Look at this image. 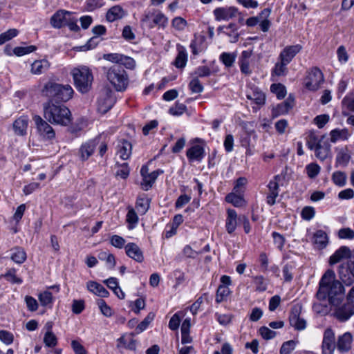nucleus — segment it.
Returning <instances> with one entry per match:
<instances>
[{
    "instance_id": "obj_1",
    "label": "nucleus",
    "mask_w": 354,
    "mask_h": 354,
    "mask_svg": "<svg viewBox=\"0 0 354 354\" xmlns=\"http://www.w3.org/2000/svg\"><path fill=\"white\" fill-rule=\"evenodd\" d=\"M319 300L328 299L330 304L338 306L345 297V290L343 285L335 279L333 270H328L322 277L319 283V289L317 292Z\"/></svg>"
},
{
    "instance_id": "obj_2",
    "label": "nucleus",
    "mask_w": 354,
    "mask_h": 354,
    "mask_svg": "<svg viewBox=\"0 0 354 354\" xmlns=\"http://www.w3.org/2000/svg\"><path fill=\"white\" fill-rule=\"evenodd\" d=\"M44 117L53 124L66 126L71 122L70 110L66 106L52 101L44 104Z\"/></svg>"
},
{
    "instance_id": "obj_3",
    "label": "nucleus",
    "mask_w": 354,
    "mask_h": 354,
    "mask_svg": "<svg viewBox=\"0 0 354 354\" xmlns=\"http://www.w3.org/2000/svg\"><path fill=\"white\" fill-rule=\"evenodd\" d=\"M41 93L49 98L48 101L67 102L72 98L74 91L69 84L48 82L44 86Z\"/></svg>"
},
{
    "instance_id": "obj_4",
    "label": "nucleus",
    "mask_w": 354,
    "mask_h": 354,
    "mask_svg": "<svg viewBox=\"0 0 354 354\" xmlns=\"http://www.w3.org/2000/svg\"><path fill=\"white\" fill-rule=\"evenodd\" d=\"M71 75L73 77L74 85L79 92L86 93L90 91L93 81V75L88 66L75 67L72 69Z\"/></svg>"
},
{
    "instance_id": "obj_5",
    "label": "nucleus",
    "mask_w": 354,
    "mask_h": 354,
    "mask_svg": "<svg viewBox=\"0 0 354 354\" xmlns=\"http://www.w3.org/2000/svg\"><path fill=\"white\" fill-rule=\"evenodd\" d=\"M104 69L107 80L117 91L126 90L129 84V77L122 66L115 64Z\"/></svg>"
},
{
    "instance_id": "obj_6",
    "label": "nucleus",
    "mask_w": 354,
    "mask_h": 354,
    "mask_svg": "<svg viewBox=\"0 0 354 354\" xmlns=\"http://www.w3.org/2000/svg\"><path fill=\"white\" fill-rule=\"evenodd\" d=\"M322 71L318 67H313L308 72L304 80V86L309 91H317L324 82Z\"/></svg>"
},
{
    "instance_id": "obj_7",
    "label": "nucleus",
    "mask_w": 354,
    "mask_h": 354,
    "mask_svg": "<svg viewBox=\"0 0 354 354\" xmlns=\"http://www.w3.org/2000/svg\"><path fill=\"white\" fill-rule=\"evenodd\" d=\"M338 274L340 279L346 285L350 286L354 281V250L346 263L339 266Z\"/></svg>"
},
{
    "instance_id": "obj_8",
    "label": "nucleus",
    "mask_w": 354,
    "mask_h": 354,
    "mask_svg": "<svg viewBox=\"0 0 354 354\" xmlns=\"http://www.w3.org/2000/svg\"><path fill=\"white\" fill-rule=\"evenodd\" d=\"M213 15L216 21H229L241 16V12L236 6H231L216 8L213 10Z\"/></svg>"
},
{
    "instance_id": "obj_9",
    "label": "nucleus",
    "mask_w": 354,
    "mask_h": 354,
    "mask_svg": "<svg viewBox=\"0 0 354 354\" xmlns=\"http://www.w3.org/2000/svg\"><path fill=\"white\" fill-rule=\"evenodd\" d=\"M33 121L36 125L38 133L45 140H52L55 137V132L53 127L39 115H35Z\"/></svg>"
},
{
    "instance_id": "obj_10",
    "label": "nucleus",
    "mask_w": 354,
    "mask_h": 354,
    "mask_svg": "<svg viewBox=\"0 0 354 354\" xmlns=\"http://www.w3.org/2000/svg\"><path fill=\"white\" fill-rule=\"evenodd\" d=\"M245 95L247 99L251 100L257 106V109L263 106L266 103L265 93L255 85H248Z\"/></svg>"
},
{
    "instance_id": "obj_11",
    "label": "nucleus",
    "mask_w": 354,
    "mask_h": 354,
    "mask_svg": "<svg viewBox=\"0 0 354 354\" xmlns=\"http://www.w3.org/2000/svg\"><path fill=\"white\" fill-rule=\"evenodd\" d=\"M115 102L112 91L109 89L103 91L97 100V110L101 113H106Z\"/></svg>"
},
{
    "instance_id": "obj_12",
    "label": "nucleus",
    "mask_w": 354,
    "mask_h": 354,
    "mask_svg": "<svg viewBox=\"0 0 354 354\" xmlns=\"http://www.w3.org/2000/svg\"><path fill=\"white\" fill-rule=\"evenodd\" d=\"M152 164V160H149L146 165H142L140 169V174L142 180L140 183L141 188L145 191L151 189L155 183V171L150 170L149 167Z\"/></svg>"
},
{
    "instance_id": "obj_13",
    "label": "nucleus",
    "mask_w": 354,
    "mask_h": 354,
    "mask_svg": "<svg viewBox=\"0 0 354 354\" xmlns=\"http://www.w3.org/2000/svg\"><path fill=\"white\" fill-rule=\"evenodd\" d=\"M279 176H275L273 179L270 180L267 185L268 192L266 193V203L269 206H273L277 203V198L279 194Z\"/></svg>"
},
{
    "instance_id": "obj_14",
    "label": "nucleus",
    "mask_w": 354,
    "mask_h": 354,
    "mask_svg": "<svg viewBox=\"0 0 354 354\" xmlns=\"http://www.w3.org/2000/svg\"><path fill=\"white\" fill-rule=\"evenodd\" d=\"M335 348V333L332 328H328L324 332L322 344V354H333Z\"/></svg>"
},
{
    "instance_id": "obj_15",
    "label": "nucleus",
    "mask_w": 354,
    "mask_h": 354,
    "mask_svg": "<svg viewBox=\"0 0 354 354\" xmlns=\"http://www.w3.org/2000/svg\"><path fill=\"white\" fill-rule=\"evenodd\" d=\"M300 313L301 307L295 306L291 308L289 316L290 326L297 330H304L306 327V322L300 317Z\"/></svg>"
},
{
    "instance_id": "obj_16",
    "label": "nucleus",
    "mask_w": 354,
    "mask_h": 354,
    "mask_svg": "<svg viewBox=\"0 0 354 354\" xmlns=\"http://www.w3.org/2000/svg\"><path fill=\"white\" fill-rule=\"evenodd\" d=\"M73 12L64 10L57 11L50 18V24L53 28H61L66 26L72 17Z\"/></svg>"
},
{
    "instance_id": "obj_17",
    "label": "nucleus",
    "mask_w": 354,
    "mask_h": 354,
    "mask_svg": "<svg viewBox=\"0 0 354 354\" xmlns=\"http://www.w3.org/2000/svg\"><path fill=\"white\" fill-rule=\"evenodd\" d=\"M303 47L300 44L286 46L279 53L278 60H283L287 64H290L294 57L299 53Z\"/></svg>"
},
{
    "instance_id": "obj_18",
    "label": "nucleus",
    "mask_w": 354,
    "mask_h": 354,
    "mask_svg": "<svg viewBox=\"0 0 354 354\" xmlns=\"http://www.w3.org/2000/svg\"><path fill=\"white\" fill-rule=\"evenodd\" d=\"M294 105L295 98L292 95H289L284 102L273 106L272 109V117L274 118L288 113V111L292 109Z\"/></svg>"
},
{
    "instance_id": "obj_19",
    "label": "nucleus",
    "mask_w": 354,
    "mask_h": 354,
    "mask_svg": "<svg viewBox=\"0 0 354 354\" xmlns=\"http://www.w3.org/2000/svg\"><path fill=\"white\" fill-rule=\"evenodd\" d=\"M98 141L96 139L83 143L79 149L78 156L80 160L85 161L94 153Z\"/></svg>"
},
{
    "instance_id": "obj_20",
    "label": "nucleus",
    "mask_w": 354,
    "mask_h": 354,
    "mask_svg": "<svg viewBox=\"0 0 354 354\" xmlns=\"http://www.w3.org/2000/svg\"><path fill=\"white\" fill-rule=\"evenodd\" d=\"M335 317L340 322L347 321L354 314V306L346 302L341 306H336Z\"/></svg>"
},
{
    "instance_id": "obj_21",
    "label": "nucleus",
    "mask_w": 354,
    "mask_h": 354,
    "mask_svg": "<svg viewBox=\"0 0 354 354\" xmlns=\"http://www.w3.org/2000/svg\"><path fill=\"white\" fill-rule=\"evenodd\" d=\"M29 119L28 115H23L17 118L13 124L14 133L17 136H24L27 134Z\"/></svg>"
},
{
    "instance_id": "obj_22",
    "label": "nucleus",
    "mask_w": 354,
    "mask_h": 354,
    "mask_svg": "<svg viewBox=\"0 0 354 354\" xmlns=\"http://www.w3.org/2000/svg\"><path fill=\"white\" fill-rule=\"evenodd\" d=\"M141 27L144 30H150L155 26V8L147 9L140 20Z\"/></svg>"
},
{
    "instance_id": "obj_23",
    "label": "nucleus",
    "mask_w": 354,
    "mask_h": 354,
    "mask_svg": "<svg viewBox=\"0 0 354 354\" xmlns=\"http://www.w3.org/2000/svg\"><path fill=\"white\" fill-rule=\"evenodd\" d=\"M353 336L351 333L346 332L339 335L337 341V348L341 353L348 352L351 348Z\"/></svg>"
},
{
    "instance_id": "obj_24",
    "label": "nucleus",
    "mask_w": 354,
    "mask_h": 354,
    "mask_svg": "<svg viewBox=\"0 0 354 354\" xmlns=\"http://www.w3.org/2000/svg\"><path fill=\"white\" fill-rule=\"evenodd\" d=\"M131 153L132 145L129 141L125 139H122L118 141L117 145V153L121 159L124 160H128Z\"/></svg>"
},
{
    "instance_id": "obj_25",
    "label": "nucleus",
    "mask_w": 354,
    "mask_h": 354,
    "mask_svg": "<svg viewBox=\"0 0 354 354\" xmlns=\"http://www.w3.org/2000/svg\"><path fill=\"white\" fill-rule=\"evenodd\" d=\"M315 156L321 161L325 160L330 155V145L328 140H324L313 150Z\"/></svg>"
},
{
    "instance_id": "obj_26",
    "label": "nucleus",
    "mask_w": 354,
    "mask_h": 354,
    "mask_svg": "<svg viewBox=\"0 0 354 354\" xmlns=\"http://www.w3.org/2000/svg\"><path fill=\"white\" fill-rule=\"evenodd\" d=\"M270 13L271 9L264 8L257 16H255L259 19L260 29L263 32H268L270 28L271 22L268 19Z\"/></svg>"
},
{
    "instance_id": "obj_27",
    "label": "nucleus",
    "mask_w": 354,
    "mask_h": 354,
    "mask_svg": "<svg viewBox=\"0 0 354 354\" xmlns=\"http://www.w3.org/2000/svg\"><path fill=\"white\" fill-rule=\"evenodd\" d=\"M127 15V12L119 5L114 6L109 8L106 15V19L109 22L122 19Z\"/></svg>"
},
{
    "instance_id": "obj_28",
    "label": "nucleus",
    "mask_w": 354,
    "mask_h": 354,
    "mask_svg": "<svg viewBox=\"0 0 354 354\" xmlns=\"http://www.w3.org/2000/svg\"><path fill=\"white\" fill-rule=\"evenodd\" d=\"M127 255L138 262H142L144 259L142 252L140 248L134 243H129L125 245Z\"/></svg>"
},
{
    "instance_id": "obj_29",
    "label": "nucleus",
    "mask_w": 354,
    "mask_h": 354,
    "mask_svg": "<svg viewBox=\"0 0 354 354\" xmlns=\"http://www.w3.org/2000/svg\"><path fill=\"white\" fill-rule=\"evenodd\" d=\"M352 254V252L350 248L347 246H341L333 254H332L329 259L330 265H334L339 262L344 258L349 259V256Z\"/></svg>"
},
{
    "instance_id": "obj_30",
    "label": "nucleus",
    "mask_w": 354,
    "mask_h": 354,
    "mask_svg": "<svg viewBox=\"0 0 354 354\" xmlns=\"http://www.w3.org/2000/svg\"><path fill=\"white\" fill-rule=\"evenodd\" d=\"M186 155L189 161L200 162L205 156V150L201 145H194L187 149Z\"/></svg>"
},
{
    "instance_id": "obj_31",
    "label": "nucleus",
    "mask_w": 354,
    "mask_h": 354,
    "mask_svg": "<svg viewBox=\"0 0 354 354\" xmlns=\"http://www.w3.org/2000/svg\"><path fill=\"white\" fill-rule=\"evenodd\" d=\"M237 213L233 209H228L227 210V218L225 220L226 230L229 234L233 233L237 226Z\"/></svg>"
},
{
    "instance_id": "obj_32",
    "label": "nucleus",
    "mask_w": 354,
    "mask_h": 354,
    "mask_svg": "<svg viewBox=\"0 0 354 354\" xmlns=\"http://www.w3.org/2000/svg\"><path fill=\"white\" fill-rule=\"evenodd\" d=\"M50 64L46 59L35 60L30 67V72L33 75H41L45 73L49 68Z\"/></svg>"
},
{
    "instance_id": "obj_33",
    "label": "nucleus",
    "mask_w": 354,
    "mask_h": 354,
    "mask_svg": "<svg viewBox=\"0 0 354 354\" xmlns=\"http://www.w3.org/2000/svg\"><path fill=\"white\" fill-rule=\"evenodd\" d=\"M86 287L88 291L100 297H107L109 295L107 290L100 283L89 281L87 282Z\"/></svg>"
},
{
    "instance_id": "obj_34",
    "label": "nucleus",
    "mask_w": 354,
    "mask_h": 354,
    "mask_svg": "<svg viewBox=\"0 0 354 354\" xmlns=\"http://www.w3.org/2000/svg\"><path fill=\"white\" fill-rule=\"evenodd\" d=\"M330 141L333 143H336L338 141L347 140L350 137V133L347 129H335L330 131Z\"/></svg>"
},
{
    "instance_id": "obj_35",
    "label": "nucleus",
    "mask_w": 354,
    "mask_h": 354,
    "mask_svg": "<svg viewBox=\"0 0 354 354\" xmlns=\"http://www.w3.org/2000/svg\"><path fill=\"white\" fill-rule=\"evenodd\" d=\"M351 155L347 147L339 149L336 155L335 167H346L351 160Z\"/></svg>"
},
{
    "instance_id": "obj_36",
    "label": "nucleus",
    "mask_w": 354,
    "mask_h": 354,
    "mask_svg": "<svg viewBox=\"0 0 354 354\" xmlns=\"http://www.w3.org/2000/svg\"><path fill=\"white\" fill-rule=\"evenodd\" d=\"M221 29H225L223 32L228 36L231 43H236L239 40L240 34L234 23H230L226 26L219 27L218 30H221Z\"/></svg>"
},
{
    "instance_id": "obj_37",
    "label": "nucleus",
    "mask_w": 354,
    "mask_h": 354,
    "mask_svg": "<svg viewBox=\"0 0 354 354\" xmlns=\"http://www.w3.org/2000/svg\"><path fill=\"white\" fill-rule=\"evenodd\" d=\"M178 55L174 61V66L178 68H183L187 62V53L184 46L178 45Z\"/></svg>"
},
{
    "instance_id": "obj_38",
    "label": "nucleus",
    "mask_w": 354,
    "mask_h": 354,
    "mask_svg": "<svg viewBox=\"0 0 354 354\" xmlns=\"http://www.w3.org/2000/svg\"><path fill=\"white\" fill-rule=\"evenodd\" d=\"M328 242V238L326 233L322 230H317L313 236V243L319 249H323L326 247Z\"/></svg>"
},
{
    "instance_id": "obj_39",
    "label": "nucleus",
    "mask_w": 354,
    "mask_h": 354,
    "mask_svg": "<svg viewBox=\"0 0 354 354\" xmlns=\"http://www.w3.org/2000/svg\"><path fill=\"white\" fill-rule=\"evenodd\" d=\"M325 135L319 138L314 131H310L306 137V145L310 150H313L318 144L325 140Z\"/></svg>"
},
{
    "instance_id": "obj_40",
    "label": "nucleus",
    "mask_w": 354,
    "mask_h": 354,
    "mask_svg": "<svg viewBox=\"0 0 354 354\" xmlns=\"http://www.w3.org/2000/svg\"><path fill=\"white\" fill-rule=\"evenodd\" d=\"M27 256L25 250L20 247H15L11 250L10 259L17 264H21L26 260Z\"/></svg>"
},
{
    "instance_id": "obj_41",
    "label": "nucleus",
    "mask_w": 354,
    "mask_h": 354,
    "mask_svg": "<svg viewBox=\"0 0 354 354\" xmlns=\"http://www.w3.org/2000/svg\"><path fill=\"white\" fill-rule=\"evenodd\" d=\"M225 201L232 204L236 207H241L246 204V202L243 197L241 195H237L235 192L228 194L225 196Z\"/></svg>"
},
{
    "instance_id": "obj_42",
    "label": "nucleus",
    "mask_w": 354,
    "mask_h": 354,
    "mask_svg": "<svg viewBox=\"0 0 354 354\" xmlns=\"http://www.w3.org/2000/svg\"><path fill=\"white\" fill-rule=\"evenodd\" d=\"M149 207V200L145 196H140L137 198L136 208L140 214H145Z\"/></svg>"
},
{
    "instance_id": "obj_43",
    "label": "nucleus",
    "mask_w": 354,
    "mask_h": 354,
    "mask_svg": "<svg viewBox=\"0 0 354 354\" xmlns=\"http://www.w3.org/2000/svg\"><path fill=\"white\" fill-rule=\"evenodd\" d=\"M38 299L40 304L44 307L51 308L53 303V297L52 293L46 290L39 294Z\"/></svg>"
},
{
    "instance_id": "obj_44",
    "label": "nucleus",
    "mask_w": 354,
    "mask_h": 354,
    "mask_svg": "<svg viewBox=\"0 0 354 354\" xmlns=\"http://www.w3.org/2000/svg\"><path fill=\"white\" fill-rule=\"evenodd\" d=\"M288 64L283 62V60H279L274 65L272 70V75L274 76H285L287 74L288 68L287 66Z\"/></svg>"
},
{
    "instance_id": "obj_45",
    "label": "nucleus",
    "mask_w": 354,
    "mask_h": 354,
    "mask_svg": "<svg viewBox=\"0 0 354 354\" xmlns=\"http://www.w3.org/2000/svg\"><path fill=\"white\" fill-rule=\"evenodd\" d=\"M331 179L335 185L344 187L346 184L347 176L345 172L337 171L332 174Z\"/></svg>"
},
{
    "instance_id": "obj_46",
    "label": "nucleus",
    "mask_w": 354,
    "mask_h": 354,
    "mask_svg": "<svg viewBox=\"0 0 354 354\" xmlns=\"http://www.w3.org/2000/svg\"><path fill=\"white\" fill-rule=\"evenodd\" d=\"M236 57V54L234 53H223L220 55V61L227 68H230L233 66Z\"/></svg>"
},
{
    "instance_id": "obj_47",
    "label": "nucleus",
    "mask_w": 354,
    "mask_h": 354,
    "mask_svg": "<svg viewBox=\"0 0 354 354\" xmlns=\"http://www.w3.org/2000/svg\"><path fill=\"white\" fill-rule=\"evenodd\" d=\"M17 270L15 268H10L3 274V277L9 282L16 284H21L23 280L16 275Z\"/></svg>"
},
{
    "instance_id": "obj_48",
    "label": "nucleus",
    "mask_w": 354,
    "mask_h": 354,
    "mask_svg": "<svg viewBox=\"0 0 354 354\" xmlns=\"http://www.w3.org/2000/svg\"><path fill=\"white\" fill-rule=\"evenodd\" d=\"M126 221L128 223L129 230L133 229L138 222V217L133 208H129L126 216Z\"/></svg>"
},
{
    "instance_id": "obj_49",
    "label": "nucleus",
    "mask_w": 354,
    "mask_h": 354,
    "mask_svg": "<svg viewBox=\"0 0 354 354\" xmlns=\"http://www.w3.org/2000/svg\"><path fill=\"white\" fill-rule=\"evenodd\" d=\"M19 30L16 28H11L0 34V46L17 37Z\"/></svg>"
},
{
    "instance_id": "obj_50",
    "label": "nucleus",
    "mask_w": 354,
    "mask_h": 354,
    "mask_svg": "<svg viewBox=\"0 0 354 354\" xmlns=\"http://www.w3.org/2000/svg\"><path fill=\"white\" fill-rule=\"evenodd\" d=\"M270 91L277 95L279 100L284 98L286 95L285 86L280 83L272 84L270 86Z\"/></svg>"
},
{
    "instance_id": "obj_51",
    "label": "nucleus",
    "mask_w": 354,
    "mask_h": 354,
    "mask_svg": "<svg viewBox=\"0 0 354 354\" xmlns=\"http://www.w3.org/2000/svg\"><path fill=\"white\" fill-rule=\"evenodd\" d=\"M155 314L153 313H149L148 315L136 327V331L137 333H140L144 331L149 324L153 320Z\"/></svg>"
},
{
    "instance_id": "obj_52",
    "label": "nucleus",
    "mask_w": 354,
    "mask_h": 354,
    "mask_svg": "<svg viewBox=\"0 0 354 354\" xmlns=\"http://www.w3.org/2000/svg\"><path fill=\"white\" fill-rule=\"evenodd\" d=\"M203 37L194 36V39L192 40L189 46L193 55H196L198 54L199 51L201 50V45L203 44Z\"/></svg>"
},
{
    "instance_id": "obj_53",
    "label": "nucleus",
    "mask_w": 354,
    "mask_h": 354,
    "mask_svg": "<svg viewBox=\"0 0 354 354\" xmlns=\"http://www.w3.org/2000/svg\"><path fill=\"white\" fill-rule=\"evenodd\" d=\"M116 166L118 167L116 176L120 177L122 179H126L130 173L128 163L124 162L120 165L117 162Z\"/></svg>"
},
{
    "instance_id": "obj_54",
    "label": "nucleus",
    "mask_w": 354,
    "mask_h": 354,
    "mask_svg": "<svg viewBox=\"0 0 354 354\" xmlns=\"http://www.w3.org/2000/svg\"><path fill=\"white\" fill-rule=\"evenodd\" d=\"M36 49H37L36 46H32V45L26 46V47L18 46V47H15L13 49V53H14V55H15L18 57H21L24 55L32 53L35 50H36Z\"/></svg>"
},
{
    "instance_id": "obj_55",
    "label": "nucleus",
    "mask_w": 354,
    "mask_h": 354,
    "mask_svg": "<svg viewBox=\"0 0 354 354\" xmlns=\"http://www.w3.org/2000/svg\"><path fill=\"white\" fill-rule=\"evenodd\" d=\"M104 5V0H86L85 8L87 11L91 12L100 8Z\"/></svg>"
},
{
    "instance_id": "obj_56",
    "label": "nucleus",
    "mask_w": 354,
    "mask_h": 354,
    "mask_svg": "<svg viewBox=\"0 0 354 354\" xmlns=\"http://www.w3.org/2000/svg\"><path fill=\"white\" fill-rule=\"evenodd\" d=\"M183 316V312H178L171 317L169 322V327L171 330H176L178 328L180 323V319Z\"/></svg>"
},
{
    "instance_id": "obj_57",
    "label": "nucleus",
    "mask_w": 354,
    "mask_h": 354,
    "mask_svg": "<svg viewBox=\"0 0 354 354\" xmlns=\"http://www.w3.org/2000/svg\"><path fill=\"white\" fill-rule=\"evenodd\" d=\"M44 342L48 347H55L57 344V339L53 332H46Z\"/></svg>"
},
{
    "instance_id": "obj_58",
    "label": "nucleus",
    "mask_w": 354,
    "mask_h": 354,
    "mask_svg": "<svg viewBox=\"0 0 354 354\" xmlns=\"http://www.w3.org/2000/svg\"><path fill=\"white\" fill-rule=\"evenodd\" d=\"M320 169L317 163H310L306 167L307 175L310 178H315L319 174Z\"/></svg>"
},
{
    "instance_id": "obj_59",
    "label": "nucleus",
    "mask_w": 354,
    "mask_h": 354,
    "mask_svg": "<svg viewBox=\"0 0 354 354\" xmlns=\"http://www.w3.org/2000/svg\"><path fill=\"white\" fill-rule=\"evenodd\" d=\"M337 236L340 239H354V230L349 227H343L339 230Z\"/></svg>"
},
{
    "instance_id": "obj_60",
    "label": "nucleus",
    "mask_w": 354,
    "mask_h": 354,
    "mask_svg": "<svg viewBox=\"0 0 354 354\" xmlns=\"http://www.w3.org/2000/svg\"><path fill=\"white\" fill-rule=\"evenodd\" d=\"M297 342L295 340H289L283 343L280 348V354H290L295 348Z\"/></svg>"
},
{
    "instance_id": "obj_61",
    "label": "nucleus",
    "mask_w": 354,
    "mask_h": 354,
    "mask_svg": "<svg viewBox=\"0 0 354 354\" xmlns=\"http://www.w3.org/2000/svg\"><path fill=\"white\" fill-rule=\"evenodd\" d=\"M187 109L186 106L183 103L176 102L174 106L170 107L169 113L175 116L182 115Z\"/></svg>"
},
{
    "instance_id": "obj_62",
    "label": "nucleus",
    "mask_w": 354,
    "mask_h": 354,
    "mask_svg": "<svg viewBox=\"0 0 354 354\" xmlns=\"http://www.w3.org/2000/svg\"><path fill=\"white\" fill-rule=\"evenodd\" d=\"M272 237L273 238L274 245H276L277 248L281 251L286 242L284 236L277 232H273L272 233Z\"/></svg>"
},
{
    "instance_id": "obj_63",
    "label": "nucleus",
    "mask_w": 354,
    "mask_h": 354,
    "mask_svg": "<svg viewBox=\"0 0 354 354\" xmlns=\"http://www.w3.org/2000/svg\"><path fill=\"white\" fill-rule=\"evenodd\" d=\"M295 266L292 263H286L283 268V274L286 281H291L293 278L292 270Z\"/></svg>"
},
{
    "instance_id": "obj_64",
    "label": "nucleus",
    "mask_w": 354,
    "mask_h": 354,
    "mask_svg": "<svg viewBox=\"0 0 354 354\" xmlns=\"http://www.w3.org/2000/svg\"><path fill=\"white\" fill-rule=\"evenodd\" d=\"M189 87L192 92L195 93H200L203 91V86L197 77H194L190 81Z\"/></svg>"
}]
</instances>
